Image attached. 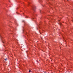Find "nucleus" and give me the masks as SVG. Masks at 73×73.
<instances>
[{
	"mask_svg": "<svg viewBox=\"0 0 73 73\" xmlns=\"http://www.w3.org/2000/svg\"><path fill=\"white\" fill-rule=\"evenodd\" d=\"M32 8L33 9V10L34 11H35V9H36L35 7V6L32 7Z\"/></svg>",
	"mask_w": 73,
	"mask_h": 73,
	"instance_id": "1",
	"label": "nucleus"
},
{
	"mask_svg": "<svg viewBox=\"0 0 73 73\" xmlns=\"http://www.w3.org/2000/svg\"><path fill=\"white\" fill-rule=\"evenodd\" d=\"M7 59H8L7 58H6L5 59H4V60L5 61H7Z\"/></svg>",
	"mask_w": 73,
	"mask_h": 73,
	"instance_id": "2",
	"label": "nucleus"
},
{
	"mask_svg": "<svg viewBox=\"0 0 73 73\" xmlns=\"http://www.w3.org/2000/svg\"><path fill=\"white\" fill-rule=\"evenodd\" d=\"M32 72V71H31V70H30L29 71V72Z\"/></svg>",
	"mask_w": 73,
	"mask_h": 73,
	"instance_id": "3",
	"label": "nucleus"
},
{
	"mask_svg": "<svg viewBox=\"0 0 73 73\" xmlns=\"http://www.w3.org/2000/svg\"><path fill=\"white\" fill-rule=\"evenodd\" d=\"M44 73H46L45 72H44Z\"/></svg>",
	"mask_w": 73,
	"mask_h": 73,
	"instance_id": "4",
	"label": "nucleus"
}]
</instances>
